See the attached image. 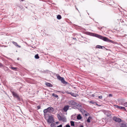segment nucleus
Segmentation results:
<instances>
[{
	"label": "nucleus",
	"instance_id": "f257e3e1",
	"mask_svg": "<svg viewBox=\"0 0 127 127\" xmlns=\"http://www.w3.org/2000/svg\"><path fill=\"white\" fill-rule=\"evenodd\" d=\"M91 34L93 36L102 39L104 41L110 42L112 43H113L114 42L113 41L109 39L106 37L103 36L101 35L97 34H95L93 33H91Z\"/></svg>",
	"mask_w": 127,
	"mask_h": 127
},
{
	"label": "nucleus",
	"instance_id": "f03ea898",
	"mask_svg": "<svg viewBox=\"0 0 127 127\" xmlns=\"http://www.w3.org/2000/svg\"><path fill=\"white\" fill-rule=\"evenodd\" d=\"M53 111V108L51 107H50L46 109H45L43 111L44 116H45L47 112L51 113Z\"/></svg>",
	"mask_w": 127,
	"mask_h": 127
},
{
	"label": "nucleus",
	"instance_id": "7ed1b4c3",
	"mask_svg": "<svg viewBox=\"0 0 127 127\" xmlns=\"http://www.w3.org/2000/svg\"><path fill=\"white\" fill-rule=\"evenodd\" d=\"M57 78L58 79L61 80L63 83L64 84H66L67 83L65 82L63 78L61 77L59 75L57 76Z\"/></svg>",
	"mask_w": 127,
	"mask_h": 127
},
{
	"label": "nucleus",
	"instance_id": "20e7f679",
	"mask_svg": "<svg viewBox=\"0 0 127 127\" xmlns=\"http://www.w3.org/2000/svg\"><path fill=\"white\" fill-rule=\"evenodd\" d=\"M68 103L69 105L72 106H74L76 104V103L73 100H70L68 102Z\"/></svg>",
	"mask_w": 127,
	"mask_h": 127
},
{
	"label": "nucleus",
	"instance_id": "39448f33",
	"mask_svg": "<svg viewBox=\"0 0 127 127\" xmlns=\"http://www.w3.org/2000/svg\"><path fill=\"white\" fill-rule=\"evenodd\" d=\"M47 122L49 123H53V119L52 117L50 116L49 119L47 120Z\"/></svg>",
	"mask_w": 127,
	"mask_h": 127
},
{
	"label": "nucleus",
	"instance_id": "423d86ee",
	"mask_svg": "<svg viewBox=\"0 0 127 127\" xmlns=\"http://www.w3.org/2000/svg\"><path fill=\"white\" fill-rule=\"evenodd\" d=\"M113 119L114 120L117 122H120L121 121V120L120 119L117 118L115 117H114L113 118Z\"/></svg>",
	"mask_w": 127,
	"mask_h": 127
},
{
	"label": "nucleus",
	"instance_id": "0eeeda50",
	"mask_svg": "<svg viewBox=\"0 0 127 127\" xmlns=\"http://www.w3.org/2000/svg\"><path fill=\"white\" fill-rule=\"evenodd\" d=\"M12 93L14 97H15L18 99L19 98V95L16 92H12Z\"/></svg>",
	"mask_w": 127,
	"mask_h": 127
},
{
	"label": "nucleus",
	"instance_id": "6e6552de",
	"mask_svg": "<svg viewBox=\"0 0 127 127\" xmlns=\"http://www.w3.org/2000/svg\"><path fill=\"white\" fill-rule=\"evenodd\" d=\"M69 108V106L68 105L65 106L63 109V110L65 112H66L68 109Z\"/></svg>",
	"mask_w": 127,
	"mask_h": 127
},
{
	"label": "nucleus",
	"instance_id": "1a4fd4ad",
	"mask_svg": "<svg viewBox=\"0 0 127 127\" xmlns=\"http://www.w3.org/2000/svg\"><path fill=\"white\" fill-rule=\"evenodd\" d=\"M12 43L15 45L16 46L19 48L21 47V46L18 45L17 42H16L14 41H12Z\"/></svg>",
	"mask_w": 127,
	"mask_h": 127
},
{
	"label": "nucleus",
	"instance_id": "9d476101",
	"mask_svg": "<svg viewBox=\"0 0 127 127\" xmlns=\"http://www.w3.org/2000/svg\"><path fill=\"white\" fill-rule=\"evenodd\" d=\"M66 119L64 117H62L61 121H62L63 122H64L66 121Z\"/></svg>",
	"mask_w": 127,
	"mask_h": 127
},
{
	"label": "nucleus",
	"instance_id": "9b49d317",
	"mask_svg": "<svg viewBox=\"0 0 127 127\" xmlns=\"http://www.w3.org/2000/svg\"><path fill=\"white\" fill-rule=\"evenodd\" d=\"M105 114L108 117H109L111 116L110 113V112H108V111L105 112Z\"/></svg>",
	"mask_w": 127,
	"mask_h": 127
},
{
	"label": "nucleus",
	"instance_id": "f8f14e48",
	"mask_svg": "<svg viewBox=\"0 0 127 127\" xmlns=\"http://www.w3.org/2000/svg\"><path fill=\"white\" fill-rule=\"evenodd\" d=\"M46 86L50 87H52V85L50 83H46Z\"/></svg>",
	"mask_w": 127,
	"mask_h": 127
},
{
	"label": "nucleus",
	"instance_id": "ddd939ff",
	"mask_svg": "<svg viewBox=\"0 0 127 127\" xmlns=\"http://www.w3.org/2000/svg\"><path fill=\"white\" fill-rule=\"evenodd\" d=\"M103 47H104L99 45H97L96 46V48H98L102 49Z\"/></svg>",
	"mask_w": 127,
	"mask_h": 127
},
{
	"label": "nucleus",
	"instance_id": "4468645a",
	"mask_svg": "<svg viewBox=\"0 0 127 127\" xmlns=\"http://www.w3.org/2000/svg\"><path fill=\"white\" fill-rule=\"evenodd\" d=\"M77 119L78 120H80L82 119V117L80 114H79L77 117Z\"/></svg>",
	"mask_w": 127,
	"mask_h": 127
},
{
	"label": "nucleus",
	"instance_id": "2eb2a0df",
	"mask_svg": "<svg viewBox=\"0 0 127 127\" xmlns=\"http://www.w3.org/2000/svg\"><path fill=\"white\" fill-rule=\"evenodd\" d=\"M121 127H127L126 125L124 124H121L120 125Z\"/></svg>",
	"mask_w": 127,
	"mask_h": 127
},
{
	"label": "nucleus",
	"instance_id": "dca6fc26",
	"mask_svg": "<svg viewBox=\"0 0 127 127\" xmlns=\"http://www.w3.org/2000/svg\"><path fill=\"white\" fill-rule=\"evenodd\" d=\"M91 117H89L87 121V122H88V123H90V122H91Z\"/></svg>",
	"mask_w": 127,
	"mask_h": 127
},
{
	"label": "nucleus",
	"instance_id": "f3484780",
	"mask_svg": "<svg viewBox=\"0 0 127 127\" xmlns=\"http://www.w3.org/2000/svg\"><path fill=\"white\" fill-rule=\"evenodd\" d=\"M57 117L59 120L60 121H61L62 117L61 116L59 115V114L57 115Z\"/></svg>",
	"mask_w": 127,
	"mask_h": 127
},
{
	"label": "nucleus",
	"instance_id": "a211bd4d",
	"mask_svg": "<svg viewBox=\"0 0 127 127\" xmlns=\"http://www.w3.org/2000/svg\"><path fill=\"white\" fill-rule=\"evenodd\" d=\"M71 125V126H74V122L72 121H71L70 122Z\"/></svg>",
	"mask_w": 127,
	"mask_h": 127
},
{
	"label": "nucleus",
	"instance_id": "6ab92c4d",
	"mask_svg": "<svg viewBox=\"0 0 127 127\" xmlns=\"http://www.w3.org/2000/svg\"><path fill=\"white\" fill-rule=\"evenodd\" d=\"M11 69L13 70L16 71L17 68L16 67H11Z\"/></svg>",
	"mask_w": 127,
	"mask_h": 127
},
{
	"label": "nucleus",
	"instance_id": "aec40b11",
	"mask_svg": "<svg viewBox=\"0 0 127 127\" xmlns=\"http://www.w3.org/2000/svg\"><path fill=\"white\" fill-rule=\"evenodd\" d=\"M57 18L58 19H60L62 18V17L61 15H59L57 16Z\"/></svg>",
	"mask_w": 127,
	"mask_h": 127
},
{
	"label": "nucleus",
	"instance_id": "412c9836",
	"mask_svg": "<svg viewBox=\"0 0 127 127\" xmlns=\"http://www.w3.org/2000/svg\"><path fill=\"white\" fill-rule=\"evenodd\" d=\"M35 58L36 59H38L39 58V56L37 54L35 56Z\"/></svg>",
	"mask_w": 127,
	"mask_h": 127
},
{
	"label": "nucleus",
	"instance_id": "4be33fe9",
	"mask_svg": "<svg viewBox=\"0 0 127 127\" xmlns=\"http://www.w3.org/2000/svg\"><path fill=\"white\" fill-rule=\"evenodd\" d=\"M52 95L53 96H54L56 97H58V96L57 95L54 94H53Z\"/></svg>",
	"mask_w": 127,
	"mask_h": 127
},
{
	"label": "nucleus",
	"instance_id": "5701e85b",
	"mask_svg": "<svg viewBox=\"0 0 127 127\" xmlns=\"http://www.w3.org/2000/svg\"><path fill=\"white\" fill-rule=\"evenodd\" d=\"M3 65L0 63V67H3Z\"/></svg>",
	"mask_w": 127,
	"mask_h": 127
},
{
	"label": "nucleus",
	"instance_id": "b1692460",
	"mask_svg": "<svg viewBox=\"0 0 127 127\" xmlns=\"http://www.w3.org/2000/svg\"><path fill=\"white\" fill-rule=\"evenodd\" d=\"M121 109L125 110V111L126 110V109H125V108L124 107H122Z\"/></svg>",
	"mask_w": 127,
	"mask_h": 127
},
{
	"label": "nucleus",
	"instance_id": "393cba45",
	"mask_svg": "<svg viewBox=\"0 0 127 127\" xmlns=\"http://www.w3.org/2000/svg\"><path fill=\"white\" fill-rule=\"evenodd\" d=\"M66 127H70V126L69 125L67 124L65 126Z\"/></svg>",
	"mask_w": 127,
	"mask_h": 127
},
{
	"label": "nucleus",
	"instance_id": "a878e982",
	"mask_svg": "<svg viewBox=\"0 0 127 127\" xmlns=\"http://www.w3.org/2000/svg\"><path fill=\"white\" fill-rule=\"evenodd\" d=\"M102 96L101 95L99 96H98V98L100 99H101L102 98Z\"/></svg>",
	"mask_w": 127,
	"mask_h": 127
},
{
	"label": "nucleus",
	"instance_id": "bb28decb",
	"mask_svg": "<svg viewBox=\"0 0 127 127\" xmlns=\"http://www.w3.org/2000/svg\"><path fill=\"white\" fill-rule=\"evenodd\" d=\"M112 96V94H109V97Z\"/></svg>",
	"mask_w": 127,
	"mask_h": 127
},
{
	"label": "nucleus",
	"instance_id": "cd10ccee",
	"mask_svg": "<svg viewBox=\"0 0 127 127\" xmlns=\"http://www.w3.org/2000/svg\"><path fill=\"white\" fill-rule=\"evenodd\" d=\"M62 125H59V126H58L57 127H62Z\"/></svg>",
	"mask_w": 127,
	"mask_h": 127
},
{
	"label": "nucleus",
	"instance_id": "c85d7f7f",
	"mask_svg": "<svg viewBox=\"0 0 127 127\" xmlns=\"http://www.w3.org/2000/svg\"><path fill=\"white\" fill-rule=\"evenodd\" d=\"M70 94H71L72 96H74V94L73 93H69Z\"/></svg>",
	"mask_w": 127,
	"mask_h": 127
},
{
	"label": "nucleus",
	"instance_id": "c756f323",
	"mask_svg": "<svg viewBox=\"0 0 127 127\" xmlns=\"http://www.w3.org/2000/svg\"><path fill=\"white\" fill-rule=\"evenodd\" d=\"M119 106H118V105H116V107H117V108H119Z\"/></svg>",
	"mask_w": 127,
	"mask_h": 127
},
{
	"label": "nucleus",
	"instance_id": "7c9ffc66",
	"mask_svg": "<svg viewBox=\"0 0 127 127\" xmlns=\"http://www.w3.org/2000/svg\"><path fill=\"white\" fill-rule=\"evenodd\" d=\"M122 106H119L118 108H120V109H121V108H122Z\"/></svg>",
	"mask_w": 127,
	"mask_h": 127
},
{
	"label": "nucleus",
	"instance_id": "2f4dec72",
	"mask_svg": "<svg viewBox=\"0 0 127 127\" xmlns=\"http://www.w3.org/2000/svg\"><path fill=\"white\" fill-rule=\"evenodd\" d=\"M79 127H83V125H81Z\"/></svg>",
	"mask_w": 127,
	"mask_h": 127
},
{
	"label": "nucleus",
	"instance_id": "473e14b6",
	"mask_svg": "<svg viewBox=\"0 0 127 127\" xmlns=\"http://www.w3.org/2000/svg\"><path fill=\"white\" fill-rule=\"evenodd\" d=\"M125 104V106H126L127 107V104Z\"/></svg>",
	"mask_w": 127,
	"mask_h": 127
},
{
	"label": "nucleus",
	"instance_id": "72a5a7b5",
	"mask_svg": "<svg viewBox=\"0 0 127 127\" xmlns=\"http://www.w3.org/2000/svg\"><path fill=\"white\" fill-rule=\"evenodd\" d=\"M85 115L86 116H87L88 115V114H85Z\"/></svg>",
	"mask_w": 127,
	"mask_h": 127
},
{
	"label": "nucleus",
	"instance_id": "f704fd0d",
	"mask_svg": "<svg viewBox=\"0 0 127 127\" xmlns=\"http://www.w3.org/2000/svg\"><path fill=\"white\" fill-rule=\"evenodd\" d=\"M73 39H76V38H73Z\"/></svg>",
	"mask_w": 127,
	"mask_h": 127
},
{
	"label": "nucleus",
	"instance_id": "c9c22d12",
	"mask_svg": "<svg viewBox=\"0 0 127 127\" xmlns=\"http://www.w3.org/2000/svg\"><path fill=\"white\" fill-rule=\"evenodd\" d=\"M39 107H39V106H38V109H39Z\"/></svg>",
	"mask_w": 127,
	"mask_h": 127
},
{
	"label": "nucleus",
	"instance_id": "e433bc0d",
	"mask_svg": "<svg viewBox=\"0 0 127 127\" xmlns=\"http://www.w3.org/2000/svg\"><path fill=\"white\" fill-rule=\"evenodd\" d=\"M52 125H51V126L52 127Z\"/></svg>",
	"mask_w": 127,
	"mask_h": 127
}]
</instances>
